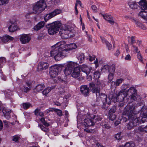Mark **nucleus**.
<instances>
[{"label":"nucleus","mask_w":147,"mask_h":147,"mask_svg":"<svg viewBox=\"0 0 147 147\" xmlns=\"http://www.w3.org/2000/svg\"><path fill=\"white\" fill-rule=\"evenodd\" d=\"M115 108L111 109L109 111V114H114L115 112Z\"/></svg>","instance_id":"bf43d9fd"},{"label":"nucleus","mask_w":147,"mask_h":147,"mask_svg":"<svg viewBox=\"0 0 147 147\" xmlns=\"http://www.w3.org/2000/svg\"><path fill=\"white\" fill-rule=\"evenodd\" d=\"M80 69L83 72L88 75L90 74L91 70H92V68L91 67L88 66L85 64H83L82 65Z\"/></svg>","instance_id":"f3484780"},{"label":"nucleus","mask_w":147,"mask_h":147,"mask_svg":"<svg viewBox=\"0 0 147 147\" xmlns=\"http://www.w3.org/2000/svg\"><path fill=\"white\" fill-rule=\"evenodd\" d=\"M49 65V64L47 62H40L38 66L37 71L45 70L48 68Z\"/></svg>","instance_id":"dca6fc26"},{"label":"nucleus","mask_w":147,"mask_h":147,"mask_svg":"<svg viewBox=\"0 0 147 147\" xmlns=\"http://www.w3.org/2000/svg\"><path fill=\"white\" fill-rule=\"evenodd\" d=\"M8 0H0V5H2L4 4L7 3Z\"/></svg>","instance_id":"6e6d98bb"},{"label":"nucleus","mask_w":147,"mask_h":147,"mask_svg":"<svg viewBox=\"0 0 147 147\" xmlns=\"http://www.w3.org/2000/svg\"><path fill=\"white\" fill-rule=\"evenodd\" d=\"M72 31L71 28H69L68 26H67L61 30L59 34L63 39H67L71 36V35L69 36V34L72 32Z\"/></svg>","instance_id":"1a4fd4ad"},{"label":"nucleus","mask_w":147,"mask_h":147,"mask_svg":"<svg viewBox=\"0 0 147 147\" xmlns=\"http://www.w3.org/2000/svg\"><path fill=\"white\" fill-rule=\"evenodd\" d=\"M135 37L134 36H132L131 38V43L132 44L134 43L135 42V40L134 39Z\"/></svg>","instance_id":"338daca9"},{"label":"nucleus","mask_w":147,"mask_h":147,"mask_svg":"<svg viewBox=\"0 0 147 147\" xmlns=\"http://www.w3.org/2000/svg\"><path fill=\"white\" fill-rule=\"evenodd\" d=\"M20 138V137L19 136L16 135L13 136L12 140L13 141L16 142L19 140Z\"/></svg>","instance_id":"de8ad7c7"},{"label":"nucleus","mask_w":147,"mask_h":147,"mask_svg":"<svg viewBox=\"0 0 147 147\" xmlns=\"http://www.w3.org/2000/svg\"><path fill=\"white\" fill-rule=\"evenodd\" d=\"M4 93L6 98H10L13 95L12 92L9 90H7Z\"/></svg>","instance_id":"7c9ffc66"},{"label":"nucleus","mask_w":147,"mask_h":147,"mask_svg":"<svg viewBox=\"0 0 147 147\" xmlns=\"http://www.w3.org/2000/svg\"><path fill=\"white\" fill-rule=\"evenodd\" d=\"M89 87L92 93H96V95L97 97H100L101 99L103 98H107V95L102 93L100 94V88L97 86H96L93 83H90L89 84Z\"/></svg>","instance_id":"6e6552de"},{"label":"nucleus","mask_w":147,"mask_h":147,"mask_svg":"<svg viewBox=\"0 0 147 147\" xmlns=\"http://www.w3.org/2000/svg\"><path fill=\"white\" fill-rule=\"evenodd\" d=\"M129 86V84H123L121 87V90L122 91L125 92L124 91Z\"/></svg>","instance_id":"e433bc0d"},{"label":"nucleus","mask_w":147,"mask_h":147,"mask_svg":"<svg viewBox=\"0 0 147 147\" xmlns=\"http://www.w3.org/2000/svg\"><path fill=\"white\" fill-rule=\"evenodd\" d=\"M138 15L143 19L147 20V11L141 10L139 12Z\"/></svg>","instance_id":"4be33fe9"},{"label":"nucleus","mask_w":147,"mask_h":147,"mask_svg":"<svg viewBox=\"0 0 147 147\" xmlns=\"http://www.w3.org/2000/svg\"><path fill=\"white\" fill-rule=\"evenodd\" d=\"M69 47H68L66 49H68V52L70 50L74 49L77 48V46L76 44L74 43L70 44L69 45ZM69 52H68V53Z\"/></svg>","instance_id":"473e14b6"},{"label":"nucleus","mask_w":147,"mask_h":147,"mask_svg":"<svg viewBox=\"0 0 147 147\" xmlns=\"http://www.w3.org/2000/svg\"><path fill=\"white\" fill-rule=\"evenodd\" d=\"M1 39L3 42H6L12 40L13 38L9 35H7L2 37Z\"/></svg>","instance_id":"bb28decb"},{"label":"nucleus","mask_w":147,"mask_h":147,"mask_svg":"<svg viewBox=\"0 0 147 147\" xmlns=\"http://www.w3.org/2000/svg\"><path fill=\"white\" fill-rule=\"evenodd\" d=\"M100 73L98 71H96L94 72V78L96 79H98L100 77Z\"/></svg>","instance_id":"ea45409f"},{"label":"nucleus","mask_w":147,"mask_h":147,"mask_svg":"<svg viewBox=\"0 0 147 147\" xmlns=\"http://www.w3.org/2000/svg\"><path fill=\"white\" fill-rule=\"evenodd\" d=\"M73 71L71 73L72 76L74 78L79 76L80 74V67L79 65L76 63V65L73 68Z\"/></svg>","instance_id":"f8f14e48"},{"label":"nucleus","mask_w":147,"mask_h":147,"mask_svg":"<svg viewBox=\"0 0 147 147\" xmlns=\"http://www.w3.org/2000/svg\"><path fill=\"white\" fill-rule=\"evenodd\" d=\"M133 22H134L137 26L139 27L140 28L145 30L146 29L145 26L141 23L140 22L136 19H133Z\"/></svg>","instance_id":"b1692460"},{"label":"nucleus","mask_w":147,"mask_h":147,"mask_svg":"<svg viewBox=\"0 0 147 147\" xmlns=\"http://www.w3.org/2000/svg\"><path fill=\"white\" fill-rule=\"evenodd\" d=\"M66 46L63 41L59 42L52 47L51 51V56L54 57L55 60L59 61L66 56L68 49H66Z\"/></svg>","instance_id":"f257e3e1"},{"label":"nucleus","mask_w":147,"mask_h":147,"mask_svg":"<svg viewBox=\"0 0 147 147\" xmlns=\"http://www.w3.org/2000/svg\"><path fill=\"white\" fill-rule=\"evenodd\" d=\"M54 17L52 12L47 14L44 17V19L45 22H47L49 19Z\"/></svg>","instance_id":"2f4dec72"},{"label":"nucleus","mask_w":147,"mask_h":147,"mask_svg":"<svg viewBox=\"0 0 147 147\" xmlns=\"http://www.w3.org/2000/svg\"><path fill=\"white\" fill-rule=\"evenodd\" d=\"M23 108L25 109H28L31 106V104L29 103H24L22 104Z\"/></svg>","instance_id":"79ce46f5"},{"label":"nucleus","mask_w":147,"mask_h":147,"mask_svg":"<svg viewBox=\"0 0 147 147\" xmlns=\"http://www.w3.org/2000/svg\"><path fill=\"white\" fill-rule=\"evenodd\" d=\"M77 57L79 60V62L81 63L84 61L85 56L83 53H79L77 55Z\"/></svg>","instance_id":"c85d7f7f"},{"label":"nucleus","mask_w":147,"mask_h":147,"mask_svg":"<svg viewBox=\"0 0 147 147\" xmlns=\"http://www.w3.org/2000/svg\"><path fill=\"white\" fill-rule=\"evenodd\" d=\"M76 63L72 61H69L67 63L66 65L65 69L64 70V72L66 76L70 75L72 72V70L76 65Z\"/></svg>","instance_id":"9b49d317"},{"label":"nucleus","mask_w":147,"mask_h":147,"mask_svg":"<svg viewBox=\"0 0 147 147\" xmlns=\"http://www.w3.org/2000/svg\"><path fill=\"white\" fill-rule=\"evenodd\" d=\"M115 69V65L114 64H112L110 66L108 65H105L101 69V71L102 72H109L108 77L109 82H111L113 78Z\"/></svg>","instance_id":"423d86ee"},{"label":"nucleus","mask_w":147,"mask_h":147,"mask_svg":"<svg viewBox=\"0 0 147 147\" xmlns=\"http://www.w3.org/2000/svg\"><path fill=\"white\" fill-rule=\"evenodd\" d=\"M80 91L82 95L86 96L89 95L90 89L87 85H83L80 87Z\"/></svg>","instance_id":"4468645a"},{"label":"nucleus","mask_w":147,"mask_h":147,"mask_svg":"<svg viewBox=\"0 0 147 147\" xmlns=\"http://www.w3.org/2000/svg\"><path fill=\"white\" fill-rule=\"evenodd\" d=\"M2 111L4 116L7 119H9L10 117V114L11 112V110L5 108L3 109Z\"/></svg>","instance_id":"412c9836"},{"label":"nucleus","mask_w":147,"mask_h":147,"mask_svg":"<svg viewBox=\"0 0 147 147\" xmlns=\"http://www.w3.org/2000/svg\"><path fill=\"white\" fill-rule=\"evenodd\" d=\"M31 37L28 34H22L20 35V40L22 44L28 43L31 40Z\"/></svg>","instance_id":"ddd939ff"},{"label":"nucleus","mask_w":147,"mask_h":147,"mask_svg":"<svg viewBox=\"0 0 147 147\" xmlns=\"http://www.w3.org/2000/svg\"><path fill=\"white\" fill-rule=\"evenodd\" d=\"M145 111H142L140 113V116L138 117L137 116L133 120L130 121L127 125V127L128 129H131L134 127L138 126L139 124L147 121V114Z\"/></svg>","instance_id":"7ed1b4c3"},{"label":"nucleus","mask_w":147,"mask_h":147,"mask_svg":"<svg viewBox=\"0 0 147 147\" xmlns=\"http://www.w3.org/2000/svg\"><path fill=\"white\" fill-rule=\"evenodd\" d=\"M129 5L130 8L133 9L137 8L138 6L137 3L136 2H131Z\"/></svg>","instance_id":"72a5a7b5"},{"label":"nucleus","mask_w":147,"mask_h":147,"mask_svg":"<svg viewBox=\"0 0 147 147\" xmlns=\"http://www.w3.org/2000/svg\"><path fill=\"white\" fill-rule=\"evenodd\" d=\"M21 90L23 92H27L30 89L28 87L24 86L21 88Z\"/></svg>","instance_id":"8fccbe9b"},{"label":"nucleus","mask_w":147,"mask_h":147,"mask_svg":"<svg viewBox=\"0 0 147 147\" xmlns=\"http://www.w3.org/2000/svg\"><path fill=\"white\" fill-rule=\"evenodd\" d=\"M91 8L92 9L94 12H96L97 11V8L96 7V6L94 5H92L91 6Z\"/></svg>","instance_id":"0e129e2a"},{"label":"nucleus","mask_w":147,"mask_h":147,"mask_svg":"<svg viewBox=\"0 0 147 147\" xmlns=\"http://www.w3.org/2000/svg\"><path fill=\"white\" fill-rule=\"evenodd\" d=\"M124 81V79L123 78H119L116 80L115 81L111 82V87H115V88L119 86L122 82Z\"/></svg>","instance_id":"6ab92c4d"},{"label":"nucleus","mask_w":147,"mask_h":147,"mask_svg":"<svg viewBox=\"0 0 147 147\" xmlns=\"http://www.w3.org/2000/svg\"><path fill=\"white\" fill-rule=\"evenodd\" d=\"M84 122L85 125H86L87 126L93 125L95 123L92 119L88 118L85 119L84 120Z\"/></svg>","instance_id":"5701e85b"},{"label":"nucleus","mask_w":147,"mask_h":147,"mask_svg":"<svg viewBox=\"0 0 147 147\" xmlns=\"http://www.w3.org/2000/svg\"><path fill=\"white\" fill-rule=\"evenodd\" d=\"M125 147H134L135 144L132 142H128L125 144Z\"/></svg>","instance_id":"c03bdc74"},{"label":"nucleus","mask_w":147,"mask_h":147,"mask_svg":"<svg viewBox=\"0 0 147 147\" xmlns=\"http://www.w3.org/2000/svg\"><path fill=\"white\" fill-rule=\"evenodd\" d=\"M131 56L129 54L127 55L125 58V59L127 61H130L131 60Z\"/></svg>","instance_id":"4d7b16f0"},{"label":"nucleus","mask_w":147,"mask_h":147,"mask_svg":"<svg viewBox=\"0 0 147 147\" xmlns=\"http://www.w3.org/2000/svg\"><path fill=\"white\" fill-rule=\"evenodd\" d=\"M121 119H118L117 120L115 121L114 123L115 125V126L118 125L120 123Z\"/></svg>","instance_id":"e2e57ef3"},{"label":"nucleus","mask_w":147,"mask_h":147,"mask_svg":"<svg viewBox=\"0 0 147 147\" xmlns=\"http://www.w3.org/2000/svg\"><path fill=\"white\" fill-rule=\"evenodd\" d=\"M101 15L102 16L104 19L108 21L110 19H112V18H113V17L111 16L108 15H104L102 14H101Z\"/></svg>","instance_id":"a19ab883"},{"label":"nucleus","mask_w":147,"mask_h":147,"mask_svg":"<svg viewBox=\"0 0 147 147\" xmlns=\"http://www.w3.org/2000/svg\"><path fill=\"white\" fill-rule=\"evenodd\" d=\"M61 25V24L59 21H57L48 24L49 27L48 32L50 35H53L57 32Z\"/></svg>","instance_id":"0eeeda50"},{"label":"nucleus","mask_w":147,"mask_h":147,"mask_svg":"<svg viewBox=\"0 0 147 147\" xmlns=\"http://www.w3.org/2000/svg\"><path fill=\"white\" fill-rule=\"evenodd\" d=\"M6 62V59L5 58L3 57H0V68L2 67V66ZM0 77L2 79L5 80L6 78L4 77L3 74V72L1 69H0Z\"/></svg>","instance_id":"a211bd4d"},{"label":"nucleus","mask_w":147,"mask_h":147,"mask_svg":"<svg viewBox=\"0 0 147 147\" xmlns=\"http://www.w3.org/2000/svg\"><path fill=\"white\" fill-rule=\"evenodd\" d=\"M140 8L142 10H145L147 9V1L141 0L139 2Z\"/></svg>","instance_id":"aec40b11"},{"label":"nucleus","mask_w":147,"mask_h":147,"mask_svg":"<svg viewBox=\"0 0 147 147\" xmlns=\"http://www.w3.org/2000/svg\"><path fill=\"white\" fill-rule=\"evenodd\" d=\"M102 125L103 126V127H104L105 129H109L111 128V127L110 125L108 123Z\"/></svg>","instance_id":"052dcab7"},{"label":"nucleus","mask_w":147,"mask_h":147,"mask_svg":"<svg viewBox=\"0 0 147 147\" xmlns=\"http://www.w3.org/2000/svg\"><path fill=\"white\" fill-rule=\"evenodd\" d=\"M61 12V10L59 9H55L52 12L54 16L60 13Z\"/></svg>","instance_id":"37998d69"},{"label":"nucleus","mask_w":147,"mask_h":147,"mask_svg":"<svg viewBox=\"0 0 147 147\" xmlns=\"http://www.w3.org/2000/svg\"><path fill=\"white\" fill-rule=\"evenodd\" d=\"M110 120L113 121L116 118V115L114 114H109Z\"/></svg>","instance_id":"09e8293b"},{"label":"nucleus","mask_w":147,"mask_h":147,"mask_svg":"<svg viewBox=\"0 0 147 147\" xmlns=\"http://www.w3.org/2000/svg\"><path fill=\"white\" fill-rule=\"evenodd\" d=\"M54 88L55 87L54 86L47 88L46 89L42 91V94L45 96H47L48 94L49 93L52 89H54Z\"/></svg>","instance_id":"cd10ccee"},{"label":"nucleus","mask_w":147,"mask_h":147,"mask_svg":"<svg viewBox=\"0 0 147 147\" xmlns=\"http://www.w3.org/2000/svg\"><path fill=\"white\" fill-rule=\"evenodd\" d=\"M116 99L117 101L119 102L123 101L125 97V92L120 91L118 93H116Z\"/></svg>","instance_id":"2eb2a0df"},{"label":"nucleus","mask_w":147,"mask_h":147,"mask_svg":"<svg viewBox=\"0 0 147 147\" xmlns=\"http://www.w3.org/2000/svg\"><path fill=\"white\" fill-rule=\"evenodd\" d=\"M40 121L43 123V124L45 125V127H48L50 125V124L49 123H47L45 120V119L44 118L42 117L40 119Z\"/></svg>","instance_id":"4c0bfd02"},{"label":"nucleus","mask_w":147,"mask_h":147,"mask_svg":"<svg viewBox=\"0 0 147 147\" xmlns=\"http://www.w3.org/2000/svg\"><path fill=\"white\" fill-rule=\"evenodd\" d=\"M34 114L37 116H40L41 117L44 116V113H43L40 112V110L38 109H36L34 111Z\"/></svg>","instance_id":"c9c22d12"},{"label":"nucleus","mask_w":147,"mask_h":147,"mask_svg":"<svg viewBox=\"0 0 147 147\" xmlns=\"http://www.w3.org/2000/svg\"><path fill=\"white\" fill-rule=\"evenodd\" d=\"M39 127L43 131L45 132H47L49 131V128L47 127H45L43 125H38Z\"/></svg>","instance_id":"f704fd0d"},{"label":"nucleus","mask_w":147,"mask_h":147,"mask_svg":"<svg viewBox=\"0 0 147 147\" xmlns=\"http://www.w3.org/2000/svg\"><path fill=\"white\" fill-rule=\"evenodd\" d=\"M26 84L28 87L31 89L32 86V83L30 81H28L26 82Z\"/></svg>","instance_id":"13d9d810"},{"label":"nucleus","mask_w":147,"mask_h":147,"mask_svg":"<svg viewBox=\"0 0 147 147\" xmlns=\"http://www.w3.org/2000/svg\"><path fill=\"white\" fill-rule=\"evenodd\" d=\"M45 87V85L44 84H38L34 88V91L36 92H39L41 91Z\"/></svg>","instance_id":"393cba45"},{"label":"nucleus","mask_w":147,"mask_h":147,"mask_svg":"<svg viewBox=\"0 0 147 147\" xmlns=\"http://www.w3.org/2000/svg\"><path fill=\"white\" fill-rule=\"evenodd\" d=\"M126 96H129V98L127 99V102L128 104H129L136 101L138 104L141 102V98L139 95L137 94V90L134 87H130L129 89L126 90L125 92Z\"/></svg>","instance_id":"20e7f679"},{"label":"nucleus","mask_w":147,"mask_h":147,"mask_svg":"<svg viewBox=\"0 0 147 147\" xmlns=\"http://www.w3.org/2000/svg\"><path fill=\"white\" fill-rule=\"evenodd\" d=\"M59 93L60 94H62L63 93H64L65 92V89L63 88H59Z\"/></svg>","instance_id":"69168bd1"},{"label":"nucleus","mask_w":147,"mask_h":147,"mask_svg":"<svg viewBox=\"0 0 147 147\" xmlns=\"http://www.w3.org/2000/svg\"><path fill=\"white\" fill-rule=\"evenodd\" d=\"M139 130L142 132L146 133L147 132V125L144 127H142V126L139 127Z\"/></svg>","instance_id":"58836bf2"},{"label":"nucleus","mask_w":147,"mask_h":147,"mask_svg":"<svg viewBox=\"0 0 147 147\" xmlns=\"http://www.w3.org/2000/svg\"><path fill=\"white\" fill-rule=\"evenodd\" d=\"M100 37L101 40L102 42L103 43H105V44L106 43V42H107L108 41L106 40L105 38L102 37L101 36H100Z\"/></svg>","instance_id":"680f3d73"},{"label":"nucleus","mask_w":147,"mask_h":147,"mask_svg":"<svg viewBox=\"0 0 147 147\" xmlns=\"http://www.w3.org/2000/svg\"><path fill=\"white\" fill-rule=\"evenodd\" d=\"M121 133H118L115 136V138L117 140H121Z\"/></svg>","instance_id":"3c124183"},{"label":"nucleus","mask_w":147,"mask_h":147,"mask_svg":"<svg viewBox=\"0 0 147 147\" xmlns=\"http://www.w3.org/2000/svg\"><path fill=\"white\" fill-rule=\"evenodd\" d=\"M139 107L134 106L132 105H127L125 108L123 113V121L126 122L128 120L129 121L133 120L137 116L138 113H140L138 109Z\"/></svg>","instance_id":"f03ea898"},{"label":"nucleus","mask_w":147,"mask_h":147,"mask_svg":"<svg viewBox=\"0 0 147 147\" xmlns=\"http://www.w3.org/2000/svg\"><path fill=\"white\" fill-rule=\"evenodd\" d=\"M142 111H145V112L147 114V108L146 109H145L144 110V106H143V107H142L141 110H140V113H141V112Z\"/></svg>","instance_id":"774afa93"},{"label":"nucleus","mask_w":147,"mask_h":147,"mask_svg":"<svg viewBox=\"0 0 147 147\" xmlns=\"http://www.w3.org/2000/svg\"><path fill=\"white\" fill-rule=\"evenodd\" d=\"M137 56L138 59L139 60V61H140L142 62L143 61V59L140 51H139V52L137 54Z\"/></svg>","instance_id":"603ef678"},{"label":"nucleus","mask_w":147,"mask_h":147,"mask_svg":"<svg viewBox=\"0 0 147 147\" xmlns=\"http://www.w3.org/2000/svg\"><path fill=\"white\" fill-rule=\"evenodd\" d=\"M107 98H103L101 99L102 101V102L104 106H102V108L103 109H105V106L106 105L107 102Z\"/></svg>","instance_id":"a18cd8bd"},{"label":"nucleus","mask_w":147,"mask_h":147,"mask_svg":"<svg viewBox=\"0 0 147 147\" xmlns=\"http://www.w3.org/2000/svg\"><path fill=\"white\" fill-rule=\"evenodd\" d=\"M105 45L109 50L111 49L112 45L108 41L106 42Z\"/></svg>","instance_id":"5fc2aeb1"},{"label":"nucleus","mask_w":147,"mask_h":147,"mask_svg":"<svg viewBox=\"0 0 147 147\" xmlns=\"http://www.w3.org/2000/svg\"><path fill=\"white\" fill-rule=\"evenodd\" d=\"M17 26L14 23H12L8 28L9 31L10 32H13L17 29Z\"/></svg>","instance_id":"c756f323"},{"label":"nucleus","mask_w":147,"mask_h":147,"mask_svg":"<svg viewBox=\"0 0 147 147\" xmlns=\"http://www.w3.org/2000/svg\"><path fill=\"white\" fill-rule=\"evenodd\" d=\"M56 113H57V114L60 117L62 116L63 115V114L62 113V111L59 109H56Z\"/></svg>","instance_id":"864d4df0"},{"label":"nucleus","mask_w":147,"mask_h":147,"mask_svg":"<svg viewBox=\"0 0 147 147\" xmlns=\"http://www.w3.org/2000/svg\"><path fill=\"white\" fill-rule=\"evenodd\" d=\"M86 58V59H88L90 61H92L95 59V56L93 55H92V56L88 55Z\"/></svg>","instance_id":"49530a36"},{"label":"nucleus","mask_w":147,"mask_h":147,"mask_svg":"<svg viewBox=\"0 0 147 147\" xmlns=\"http://www.w3.org/2000/svg\"><path fill=\"white\" fill-rule=\"evenodd\" d=\"M49 74L51 77L54 78L61 72V68L57 65H54L50 67Z\"/></svg>","instance_id":"9d476101"},{"label":"nucleus","mask_w":147,"mask_h":147,"mask_svg":"<svg viewBox=\"0 0 147 147\" xmlns=\"http://www.w3.org/2000/svg\"><path fill=\"white\" fill-rule=\"evenodd\" d=\"M46 7V5L45 0H40L37 2L36 4L33 7V12H29L26 15L27 17L28 15L32 13H35L37 14H39L43 11Z\"/></svg>","instance_id":"39448f33"},{"label":"nucleus","mask_w":147,"mask_h":147,"mask_svg":"<svg viewBox=\"0 0 147 147\" xmlns=\"http://www.w3.org/2000/svg\"><path fill=\"white\" fill-rule=\"evenodd\" d=\"M45 25V23L44 22H41L38 23L34 27V30L38 31L42 28Z\"/></svg>","instance_id":"a878e982"}]
</instances>
